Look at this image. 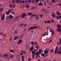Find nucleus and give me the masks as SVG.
Here are the masks:
<instances>
[{
    "label": "nucleus",
    "instance_id": "nucleus-55",
    "mask_svg": "<svg viewBox=\"0 0 61 61\" xmlns=\"http://www.w3.org/2000/svg\"><path fill=\"white\" fill-rule=\"evenodd\" d=\"M40 16L41 17H42V16H43V15H40Z\"/></svg>",
    "mask_w": 61,
    "mask_h": 61
},
{
    "label": "nucleus",
    "instance_id": "nucleus-30",
    "mask_svg": "<svg viewBox=\"0 0 61 61\" xmlns=\"http://www.w3.org/2000/svg\"><path fill=\"white\" fill-rule=\"evenodd\" d=\"M13 7V8H15V4H14Z\"/></svg>",
    "mask_w": 61,
    "mask_h": 61
},
{
    "label": "nucleus",
    "instance_id": "nucleus-2",
    "mask_svg": "<svg viewBox=\"0 0 61 61\" xmlns=\"http://www.w3.org/2000/svg\"><path fill=\"white\" fill-rule=\"evenodd\" d=\"M21 16L22 18H24V17L26 16V14H23Z\"/></svg>",
    "mask_w": 61,
    "mask_h": 61
},
{
    "label": "nucleus",
    "instance_id": "nucleus-23",
    "mask_svg": "<svg viewBox=\"0 0 61 61\" xmlns=\"http://www.w3.org/2000/svg\"><path fill=\"white\" fill-rule=\"evenodd\" d=\"M52 35H54L55 34V31H53L52 32Z\"/></svg>",
    "mask_w": 61,
    "mask_h": 61
},
{
    "label": "nucleus",
    "instance_id": "nucleus-56",
    "mask_svg": "<svg viewBox=\"0 0 61 61\" xmlns=\"http://www.w3.org/2000/svg\"><path fill=\"white\" fill-rule=\"evenodd\" d=\"M52 17H55V15H52Z\"/></svg>",
    "mask_w": 61,
    "mask_h": 61
},
{
    "label": "nucleus",
    "instance_id": "nucleus-5",
    "mask_svg": "<svg viewBox=\"0 0 61 61\" xmlns=\"http://www.w3.org/2000/svg\"><path fill=\"white\" fill-rule=\"evenodd\" d=\"M48 52L49 51H48V50L46 49V50H45L44 51V53L45 54H48Z\"/></svg>",
    "mask_w": 61,
    "mask_h": 61
},
{
    "label": "nucleus",
    "instance_id": "nucleus-37",
    "mask_svg": "<svg viewBox=\"0 0 61 61\" xmlns=\"http://www.w3.org/2000/svg\"><path fill=\"white\" fill-rule=\"evenodd\" d=\"M38 0H36V4H37L38 3Z\"/></svg>",
    "mask_w": 61,
    "mask_h": 61
},
{
    "label": "nucleus",
    "instance_id": "nucleus-57",
    "mask_svg": "<svg viewBox=\"0 0 61 61\" xmlns=\"http://www.w3.org/2000/svg\"><path fill=\"white\" fill-rule=\"evenodd\" d=\"M34 43L36 45H37V43L36 42H35Z\"/></svg>",
    "mask_w": 61,
    "mask_h": 61
},
{
    "label": "nucleus",
    "instance_id": "nucleus-54",
    "mask_svg": "<svg viewBox=\"0 0 61 61\" xmlns=\"http://www.w3.org/2000/svg\"><path fill=\"white\" fill-rule=\"evenodd\" d=\"M39 19V18L37 17H36V19L35 20H36V19Z\"/></svg>",
    "mask_w": 61,
    "mask_h": 61
},
{
    "label": "nucleus",
    "instance_id": "nucleus-48",
    "mask_svg": "<svg viewBox=\"0 0 61 61\" xmlns=\"http://www.w3.org/2000/svg\"><path fill=\"white\" fill-rule=\"evenodd\" d=\"M6 19H7V18H10V17H9V16H6Z\"/></svg>",
    "mask_w": 61,
    "mask_h": 61
},
{
    "label": "nucleus",
    "instance_id": "nucleus-51",
    "mask_svg": "<svg viewBox=\"0 0 61 61\" xmlns=\"http://www.w3.org/2000/svg\"><path fill=\"white\" fill-rule=\"evenodd\" d=\"M51 21L52 22H54V20L53 19H52L51 20Z\"/></svg>",
    "mask_w": 61,
    "mask_h": 61
},
{
    "label": "nucleus",
    "instance_id": "nucleus-40",
    "mask_svg": "<svg viewBox=\"0 0 61 61\" xmlns=\"http://www.w3.org/2000/svg\"><path fill=\"white\" fill-rule=\"evenodd\" d=\"M44 23H47V21H44Z\"/></svg>",
    "mask_w": 61,
    "mask_h": 61
},
{
    "label": "nucleus",
    "instance_id": "nucleus-27",
    "mask_svg": "<svg viewBox=\"0 0 61 61\" xmlns=\"http://www.w3.org/2000/svg\"><path fill=\"white\" fill-rule=\"evenodd\" d=\"M34 2H35V3H36V0H32V3H34Z\"/></svg>",
    "mask_w": 61,
    "mask_h": 61
},
{
    "label": "nucleus",
    "instance_id": "nucleus-44",
    "mask_svg": "<svg viewBox=\"0 0 61 61\" xmlns=\"http://www.w3.org/2000/svg\"><path fill=\"white\" fill-rule=\"evenodd\" d=\"M10 11H11V10L10 9H9L8 10V12H9V13H10Z\"/></svg>",
    "mask_w": 61,
    "mask_h": 61
},
{
    "label": "nucleus",
    "instance_id": "nucleus-53",
    "mask_svg": "<svg viewBox=\"0 0 61 61\" xmlns=\"http://www.w3.org/2000/svg\"><path fill=\"white\" fill-rule=\"evenodd\" d=\"M47 23H50V20L47 21Z\"/></svg>",
    "mask_w": 61,
    "mask_h": 61
},
{
    "label": "nucleus",
    "instance_id": "nucleus-60",
    "mask_svg": "<svg viewBox=\"0 0 61 61\" xmlns=\"http://www.w3.org/2000/svg\"><path fill=\"white\" fill-rule=\"evenodd\" d=\"M26 7H27V8H28V7H29V5H27Z\"/></svg>",
    "mask_w": 61,
    "mask_h": 61
},
{
    "label": "nucleus",
    "instance_id": "nucleus-1",
    "mask_svg": "<svg viewBox=\"0 0 61 61\" xmlns=\"http://www.w3.org/2000/svg\"><path fill=\"white\" fill-rule=\"evenodd\" d=\"M58 50V47L56 46L55 48V50L54 51L55 53H59V54H61V50L60 48H59Z\"/></svg>",
    "mask_w": 61,
    "mask_h": 61
},
{
    "label": "nucleus",
    "instance_id": "nucleus-4",
    "mask_svg": "<svg viewBox=\"0 0 61 61\" xmlns=\"http://www.w3.org/2000/svg\"><path fill=\"white\" fill-rule=\"evenodd\" d=\"M22 42H23V41H22L21 39H20L19 40V42H18V43L19 45L21 43V44H22Z\"/></svg>",
    "mask_w": 61,
    "mask_h": 61
},
{
    "label": "nucleus",
    "instance_id": "nucleus-26",
    "mask_svg": "<svg viewBox=\"0 0 61 61\" xmlns=\"http://www.w3.org/2000/svg\"><path fill=\"white\" fill-rule=\"evenodd\" d=\"M34 44V42L33 41H32L31 42V45H33Z\"/></svg>",
    "mask_w": 61,
    "mask_h": 61
},
{
    "label": "nucleus",
    "instance_id": "nucleus-11",
    "mask_svg": "<svg viewBox=\"0 0 61 61\" xmlns=\"http://www.w3.org/2000/svg\"><path fill=\"white\" fill-rule=\"evenodd\" d=\"M30 47V44H27V46H26L27 49H28Z\"/></svg>",
    "mask_w": 61,
    "mask_h": 61
},
{
    "label": "nucleus",
    "instance_id": "nucleus-17",
    "mask_svg": "<svg viewBox=\"0 0 61 61\" xmlns=\"http://www.w3.org/2000/svg\"><path fill=\"white\" fill-rule=\"evenodd\" d=\"M15 42H13V43L12 44V46H14L15 45Z\"/></svg>",
    "mask_w": 61,
    "mask_h": 61
},
{
    "label": "nucleus",
    "instance_id": "nucleus-61",
    "mask_svg": "<svg viewBox=\"0 0 61 61\" xmlns=\"http://www.w3.org/2000/svg\"><path fill=\"white\" fill-rule=\"evenodd\" d=\"M28 14L29 15H31V13H28Z\"/></svg>",
    "mask_w": 61,
    "mask_h": 61
},
{
    "label": "nucleus",
    "instance_id": "nucleus-41",
    "mask_svg": "<svg viewBox=\"0 0 61 61\" xmlns=\"http://www.w3.org/2000/svg\"><path fill=\"white\" fill-rule=\"evenodd\" d=\"M24 25V24H20V25H19V26H21V25Z\"/></svg>",
    "mask_w": 61,
    "mask_h": 61
},
{
    "label": "nucleus",
    "instance_id": "nucleus-20",
    "mask_svg": "<svg viewBox=\"0 0 61 61\" xmlns=\"http://www.w3.org/2000/svg\"><path fill=\"white\" fill-rule=\"evenodd\" d=\"M58 30L60 32H61V30L59 28H58Z\"/></svg>",
    "mask_w": 61,
    "mask_h": 61
},
{
    "label": "nucleus",
    "instance_id": "nucleus-64",
    "mask_svg": "<svg viewBox=\"0 0 61 61\" xmlns=\"http://www.w3.org/2000/svg\"><path fill=\"white\" fill-rule=\"evenodd\" d=\"M13 55H11V56L10 57L11 58H13Z\"/></svg>",
    "mask_w": 61,
    "mask_h": 61
},
{
    "label": "nucleus",
    "instance_id": "nucleus-19",
    "mask_svg": "<svg viewBox=\"0 0 61 61\" xmlns=\"http://www.w3.org/2000/svg\"><path fill=\"white\" fill-rule=\"evenodd\" d=\"M10 18H13L14 17L13 16H12V15H10Z\"/></svg>",
    "mask_w": 61,
    "mask_h": 61
},
{
    "label": "nucleus",
    "instance_id": "nucleus-15",
    "mask_svg": "<svg viewBox=\"0 0 61 61\" xmlns=\"http://www.w3.org/2000/svg\"><path fill=\"white\" fill-rule=\"evenodd\" d=\"M43 5V3H41V2H40V3L38 4V5Z\"/></svg>",
    "mask_w": 61,
    "mask_h": 61
},
{
    "label": "nucleus",
    "instance_id": "nucleus-29",
    "mask_svg": "<svg viewBox=\"0 0 61 61\" xmlns=\"http://www.w3.org/2000/svg\"><path fill=\"white\" fill-rule=\"evenodd\" d=\"M41 56H45V55L44 54V53H42L41 54Z\"/></svg>",
    "mask_w": 61,
    "mask_h": 61
},
{
    "label": "nucleus",
    "instance_id": "nucleus-46",
    "mask_svg": "<svg viewBox=\"0 0 61 61\" xmlns=\"http://www.w3.org/2000/svg\"><path fill=\"white\" fill-rule=\"evenodd\" d=\"M33 28V29L34 28L35 29V28H37V27H36V26H34V27Z\"/></svg>",
    "mask_w": 61,
    "mask_h": 61
},
{
    "label": "nucleus",
    "instance_id": "nucleus-18",
    "mask_svg": "<svg viewBox=\"0 0 61 61\" xmlns=\"http://www.w3.org/2000/svg\"><path fill=\"white\" fill-rule=\"evenodd\" d=\"M6 15H9V13L8 12H6Z\"/></svg>",
    "mask_w": 61,
    "mask_h": 61
},
{
    "label": "nucleus",
    "instance_id": "nucleus-9",
    "mask_svg": "<svg viewBox=\"0 0 61 61\" xmlns=\"http://www.w3.org/2000/svg\"><path fill=\"white\" fill-rule=\"evenodd\" d=\"M42 11L43 12H44V13H48V12H47V11H46L45 10V9L44 8L42 10Z\"/></svg>",
    "mask_w": 61,
    "mask_h": 61
},
{
    "label": "nucleus",
    "instance_id": "nucleus-8",
    "mask_svg": "<svg viewBox=\"0 0 61 61\" xmlns=\"http://www.w3.org/2000/svg\"><path fill=\"white\" fill-rule=\"evenodd\" d=\"M48 33L47 32H46L44 33V34H43L42 35V36H46V35H48Z\"/></svg>",
    "mask_w": 61,
    "mask_h": 61
},
{
    "label": "nucleus",
    "instance_id": "nucleus-62",
    "mask_svg": "<svg viewBox=\"0 0 61 61\" xmlns=\"http://www.w3.org/2000/svg\"><path fill=\"white\" fill-rule=\"evenodd\" d=\"M29 3H30L31 1V0H29Z\"/></svg>",
    "mask_w": 61,
    "mask_h": 61
},
{
    "label": "nucleus",
    "instance_id": "nucleus-34",
    "mask_svg": "<svg viewBox=\"0 0 61 61\" xmlns=\"http://www.w3.org/2000/svg\"><path fill=\"white\" fill-rule=\"evenodd\" d=\"M38 53H39V55H40V54H41V51H39Z\"/></svg>",
    "mask_w": 61,
    "mask_h": 61
},
{
    "label": "nucleus",
    "instance_id": "nucleus-21",
    "mask_svg": "<svg viewBox=\"0 0 61 61\" xmlns=\"http://www.w3.org/2000/svg\"><path fill=\"white\" fill-rule=\"evenodd\" d=\"M15 34H17V33H18V31L17 30H16L15 31Z\"/></svg>",
    "mask_w": 61,
    "mask_h": 61
},
{
    "label": "nucleus",
    "instance_id": "nucleus-63",
    "mask_svg": "<svg viewBox=\"0 0 61 61\" xmlns=\"http://www.w3.org/2000/svg\"><path fill=\"white\" fill-rule=\"evenodd\" d=\"M30 60H31V58H30L28 59V61H29Z\"/></svg>",
    "mask_w": 61,
    "mask_h": 61
},
{
    "label": "nucleus",
    "instance_id": "nucleus-45",
    "mask_svg": "<svg viewBox=\"0 0 61 61\" xmlns=\"http://www.w3.org/2000/svg\"><path fill=\"white\" fill-rule=\"evenodd\" d=\"M35 16L36 17H38V16L37 15H35Z\"/></svg>",
    "mask_w": 61,
    "mask_h": 61
},
{
    "label": "nucleus",
    "instance_id": "nucleus-36",
    "mask_svg": "<svg viewBox=\"0 0 61 61\" xmlns=\"http://www.w3.org/2000/svg\"><path fill=\"white\" fill-rule=\"evenodd\" d=\"M52 40H50V41H49V44L51 42H52Z\"/></svg>",
    "mask_w": 61,
    "mask_h": 61
},
{
    "label": "nucleus",
    "instance_id": "nucleus-16",
    "mask_svg": "<svg viewBox=\"0 0 61 61\" xmlns=\"http://www.w3.org/2000/svg\"><path fill=\"white\" fill-rule=\"evenodd\" d=\"M19 17H20L19 16H17L15 17L14 18V19H17L18 18H19Z\"/></svg>",
    "mask_w": 61,
    "mask_h": 61
},
{
    "label": "nucleus",
    "instance_id": "nucleus-22",
    "mask_svg": "<svg viewBox=\"0 0 61 61\" xmlns=\"http://www.w3.org/2000/svg\"><path fill=\"white\" fill-rule=\"evenodd\" d=\"M50 51V52H51V53H53V52H54V50L53 49H51V50Z\"/></svg>",
    "mask_w": 61,
    "mask_h": 61
},
{
    "label": "nucleus",
    "instance_id": "nucleus-35",
    "mask_svg": "<svg viewBox=\"0 0 61 61\" xmlns=\"http://www.w3.org/2000/svg\"><path fill=\"white\" fill-rule=\"evenodd\" d=\"M0 56H3V54L1 53H0Z\"/></svg>",
    "mask_w": 61,
    "mask_h": 61
},
{
    "label": "nucleus",
    "instance_id": "nucleus-38",
    "mask_svg": "<svg viewBox=\"0 0 61 61\" xmlns=\"http://www.w3.org/2000/svg\"><path fill=\"white\" fill-rule=\"evenodd\" d=\"M23 53H24V52H22V53H20V55H23Z\"/></svg>",
    "mask_w": 61,
    "mask_h": 61
},
{
    "label": "nucleus",
    "instance_id": "nucleus-13",
    "mask_svg": "<svg viewBox=\"0 0 61 61\" xmlns=\"http://www.w3.org/2000/svg\"><path fill=\"white\" fill-rule=\"evenodd\" d=\"M38 54H39V53H38V52H36V56H38L39 57H40V56H39V55H38Z\"/></svg>",
    "mask_w": 61,
    "mask_h": 61
},
{
    "label": "nucleus",
    "instance_id": "nucleus-52",
    "mask_svg": "<svg viewBox=\"0 0 61 61\" xmlns=\"http://www.w3.org/2000/svg\"><path fill=\"white\" fill-rule=\"evenodd\" d=\"M34 56H35V55H32V57L31 58H34Z\"/></svg>",
    "mask_w": 61,
    "mask_h": 61
},
{
    "label": "nucleus",
    "instance_id": "nucleus-25",
    "mask_svg": "<svg viewBox=\"0 0 61 61\" xmlns=\"http://www.w3.org/2000/svg\"><path fill=\"white\" fill-rule=\"evenodd\" d=\"M36 8H35V7H33L31 8V9L32 10L33 9H35Z\"/></svg>",
    "mask_w": 61,
    "mask_h": 61
},
{
    "label": "nucleus",
    "instance_id": "nucleus-3",
    "mask_svg": "<svg viewBox=\"0 0 61 61\" xmlns=\"http://www.w3.org/2000/svg\"><path fill=\"white\" fill-rule=\"evenodd\" d=\"M36 49H34V51H32V55H35V53H36Z\"/></svg>",
    "mask_w": 61,
    "mask_h": 61
},
{
    "label": "nucleus",
    "instance_id": "nucleus-42",
    "mask_svg": "<svg viewBox=\"0 0 61 61\" xmlns=\"http://www.w3.org/2000/svg\"><path fill=\"white\" fill-rule=\"evenodd\" d=\"M10 52H11V53H13V52H14L13 51H12V50H10Z\"/></svg>",
    "mask_w": 61,
    "mask_h": 61
},
{
    "label": "nucleus",
    "instance_id": "nucleus-47",
    "mask_svg": "<svg viewBox=\"0 0 61 61\" xmlns=\"http://www.w3.org/2000/svg\"><path fill=\"white\" fill-rule=\"evenodd\" d=\"M59 13V12L58 11H57L56 12V13L57 14V15H58V14Z\"/></svg>",
    "mask_w": 61,
    "mask_h": 61
},
{
    "label": "nucleus",
    "instance_id": "nucleus-14",
    "mask_svg": "<svg viewBox=\"0 0 61 61\" xmlns=\"http://www.w3.org/2000/svg\"><path fill=\"white\" fill-rule=\"evenodd\" d=\"M24 35L23 34H22L20 37V39H21V38H22L23 36H24Z\"/></svg>",
    "mask_w": 61,
    "mask_h": 61
},
{
    "label": "nucleus",
    "instance_id": "nucleus-50",
    "mask_svg": "<svg viewBox=\"0 0 61 61\" xmlns=\"http://www.w3.org/2000/svg\"><path fill=\"white\" fill-rule=\"evenodd\" d=\"M55 2V0H53L51 2L52 3H54Z\"/></svg>",
    "mask_w": 61,
    "mask_h": 61
},
{
    "label": "nucleus",
    "instance_id": "nucleus-6",
    "mask_svg": "<svg viewBox=\"0 0 61 61\" xmlns=\"http://www.w3.org/2000/svg\"><path fill=\"white\" fill-rule=\"evenodd\" d=\"M5 15H3L2 16V17L1 18V19L2 20H4V18H5Z\"/></svg>",
    "mask_w": 61,
    "mask_h": 61
},
{
    "label": "nucleus",
    "instance_id": "nucleus-28",
    "mask_svg": "<svg viewBox=\"0 0 61 61\" xmlns=\"http://www.w3.org/2000/svg\"><path fill=\"white\" fill-rule=\"evenodd\" d=\"M3 11V8L1 9L0 12H2Z\"/></svg>",
    "mask_w": 61,
    "mask_h": 61
},
{
    "label": "nucleus",
    "instance_id": "nucleus-43",
    "mask_svg": "<svg viewBox=\"0 0 61 61\" xmlns=\"http://www.w3.org/2000/svg\"><path fill=\"white\" fill-rule=\"evenodd\" d=\"M50 30V32H51V33H52L53 31V30Z\"/></svg>",
    "mask_w": 61,
    "mask_h": 61
},
{
    "label": "nucleus",
    "instance_id": "nucleus-10",
    "mask_svg": "<svg viewBox=\"0 0 61 61\" xmlns=\"http://www.w3.org/2000/svg\"><path fill=\"white\" fill-rule=\"evenodd\" d=\"M19 36H15L14 37V40H16L18 38H19Z\"/></svg>",
    "mask_w": 61,
    "mask_h": 61
},
{
    "label": "nucleus",
    "instance_id": "nucleus-12",
    "mask_svg": "<svg viewBox=\"0 0 61 61\" xmlns=\"http://www.w3.org/2000/svg\"><path fill=\"white\" fill-rule=\"evenodd\" d=\"M34 29V28L31 26L30 28H29L28 29H29V31H30L31 29Z\"/></svg>",
    "mask_w": 61,
    "mask_h": 61
},
{
    "label": "nucleus",
    "instance_id": "nucleus-59",
    "mask_svg": "<svg viewBox=\"0 0 61 61\" xmlns=\"http://www.w3.org/2000/svg\"><path fill=\"white\" fill-rule=\"evenodd\" d=\"M36 15H32V16L33 17H34V16H35Z\"/></svg>",
    "mask_w": 61,
    "mask_h": 61
},
{
    "label": "nucleus",
    "instance_id": "nucleus-31",
    "mask_svg": "<svg viewBox=\"0 0 61 61\" xmlns=\"http://www.w3.org/2000/svg\"><path fill=\"white\" fill-rule=\"evenodd\" d=\"M57 27H59V28H61V26H60V25H57Z\"/></svg>",
    "mask_w": 61,
    "mask_h": 61
},
{
    "label": "nucleus",
    "instance_id": "nucleus-49",
    "mask_svg": "<svg viewBox=\"0 0 61 61\" xmlns=\"http://www.w3.org/2000/svg\"><path fill=\"white\" fill-rule=\"evenodd\" d=\"M25 3V1L23 0L21 1V3Z\"/></svg>",
    "mask_w": 61,
    "mask_h": 61
},
{
    "label": "nucleus",
    "instance_id": "nucleus-39",
    "mask_svg": "<svg viewBox=\"0 0 61 61\" xmlns=\"http://www.w3.org/2000/svg\"><path fill=\"white\" fill-rule=\"evenodd\" d=\"M56 18L58 19H60L59 18V17L58 16H56Z\"/></svg>",
    "mask_w": 61,
    "mask_h": 61
},
{
    "label": "nucleus",
    "instance_id": "nucleus-58",
    "mask_svg": "<svg viewBox=\"0 0 61 61\" xmlns=\"http://www.w3.org/2000/svg\"><path fill=\"white\" fill-rule=\"evenodd\" d=\"M12 4L14 3V0H12Z\"/></svg>",
    "mask_w": 61,
    "mask_h": 61
},
{
    "label": "nucleus",
    "instance_id": "nucleus-24",
    "mask_svg": "<svg viewBox=\"0 0 61 61\" xmlns=\"http://www.w3.org/2000/svg\"><path fill=\"white\" fill-rule=\"evenodd\" d=\"M33 32H34L33 33V34H36V31H34V30H33L32 31V34H33Z\"/></svg>",
    "mask_w": 61,
    "mask_h": 61
},
{
    "label": "nucleus",
    "instance_id": "nucleus-7",
    "mask_svg": "<svg viewBox=\"0 0 61 61\" xmlns=\"http://www.w3.org/2000/svg\"><path fill=\"white\" fill-rule=\"evenodd\" d=\"M29 49L30 51H33V49H34V46H32Z\"/></svg>",
    "mask_w": 61,
    "mask_h": 61
},
{
    "label": "nucleus",
    "instance_id": "nucleus-32",
    "mask_svg": "<svg viewBox=\"0 0 61 61\" xmlns=\"http://www.w3.org/2000/svg\"><path fill=\"white\" fill-rule=\"evenodd\" d=\"M10 6L11 8H12V7H13V5H12V4H10Z\"/></svg>",
    "mask_w": 61,
    "mask_h": 61
},
{
    "label": "nucleus",
    "instance_id": "nucleus-33",
    "mask_svg": "<svg viewBox=\"0 0 61 61\" xmlns=\"http://www.w3.org/2000/svg\"><path fill=\"white\" fill-rule=\"evenodd\" d=\"M22 59H23L22 60H25V59H24V56H22Z\"/></svg>",
    "mask_w": 61,
    "mask_h": 61
}]
</instances>
